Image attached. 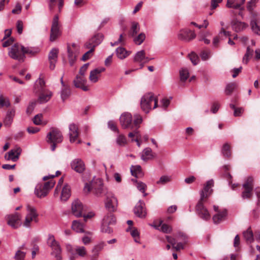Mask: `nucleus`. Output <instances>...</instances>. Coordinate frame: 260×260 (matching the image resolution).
I'll return each mask as SVG.
<instances>
[{
	"label": "nucleus",
	"instance_id": "obj_1",
	"mask_svg": "<svg viewBox=\"0 0 260 260\" xmlns=\"http://www.w3.org/2000/svg\"><path fill=\"white\" fill-rule=\"evenodd\" d=\"M45 82L44 80L40 78L36 81L34 86V92L40 93L38 100L40 104H43L47 102L51 98L52 93L50 91L45 89Z\"/></svg>",
	"mask_w": 260,
	"mask_h": 260
},
{
	"label": "nucleus",
	"instance_id": "obj_2",
	"mask_svg": "<svg viewBox=\"0 0 260 260\" xmlns=\"http://www.w3.org/2000/svg\"><path fill=\"white\" fill-rule=\"evenodd\" d=\"M26 214L22 224L24 227L29 228L31 227L32 222L37 223L38 222L39 214L36 208L29 204L26 205Z\"/></svg>",
	"mask_w": 260,
	"mask_h": 260
},
{
	"label": "nucleus",
	"instance_id": "obj_3",
	"mask_svg": "<svg viewBox=\"0 0 260 260\" xmlns=\"http://www.w3.org/2000/svg\"><path fill=\"white\" fill-rule=\"evenodd\" d=\"M154 103L153 109L157 107V100L152 93L144 94L141 98V107L142 110L147 113L152 109V103Z\"/></svg>",
	"mask_w": 260,
	"mask_h": 260
},
{
	"label": "nucleus",
	"instance_id": "obj_4",
	"mask_svg": "<svg viewBox=\"0 0 260 260\" xmlns=\"http://www.w3.org/2000/svg\"><path fill=\"white\" fill-rule=\"evenodd\" d=\"M47 142L51 144V149L54 151L56 145L62 141L63 136L61 132L57 128H52L47 135Z\"/></svg>",
	"mask_w": 260,
	"mask_h": 260
},
{
	"label": "nucleus",
	"instance_id": "obj_5",
	"mask_svg": "<svg viewBox=\"0 0 260 260\" xmlns=\"http://www.w3.org/2000/svg\"><path fill=\"white\" fill-rule=\"evenodd\" d=\"M23 46L16 43L9 49L8 55L13 59L17 60L20 62H23L25 58L23 53Z\"/></svg>",
	"mask_w": 260,
	"mask_h": 260
},
{
	"label": "nucleus",
	"instance_id": "obj_6",
	"mask_svg": "<svg viewBox=\"0 0 260 260\" xmlns=\"http://www.w3.org/2000/svg\"><path fill=\"white\" fill-rule=\"evenodd\" d=\"M47 244L51 248V255L54 256L56 260H61V248L58 242L55 239L54 236L49 235L47 239Z\"/></svg>",
	"mask_w": 260,
	"mask_h": 260
},
{
	"label": "nucleus",
	"instance_id": "obj_7",
	"mask_svg": "<svg viewBox=\"0 0 260 260\" xmlns=\"http://www.w3.org/2000/svg\"><path fill=\"white\" fill-rule=\"evenodd\" d=\"M205 202V200L200 199L196 206L195 209L197 214L200 218L203 220H208L210 219L211 215L204 205Z\"/></svg>",
	"mask_w": 260,
	"mask_h": 260
},
{
	"label": "nucleus",
	"instance_id": "obj_8",
	"mask_svg": "<svg viewBox=\"0 0 260 260\" xmlns=\"http://www.w3.org/2000/svg\"><path fill=\"white\" fill-rule=\"evenodd\" d=\"M253 178L248 177L246 178L245 182L243 184L244 190L242 192V197L243 199H249L252 197L253 187Z\"/></svg>",
	"mask_w": 260,
	"mask_h": 260
},
{
	"label": "nucleus",
	"instance_id": "obj_9",
	"mask_svg": "<svg viewBox=\"0 0 260 260\" xmlns=\"http://www.w3.org/2000/svg\"><path fill=\"white\" fill-rule=\"evenodd\" d=\"M7 224L13 229L19 228L23 223L21 222V216L17 212L7 216Z\"/></svg>",
	"mask_w": 260,
	"mask_h": 260
},
{
	"label": "nucleus",
	"instance_id": "obj_10",
	"mask_svg": "<svg viewBox=\"0 0 260 260\" xmlns=\"http://www.w3.org/2000/svg\"><path fill=\"white\" fill-rule=\"evenodd\" d=\"M250 26L252 31L260 36V19L257 13L251 12Z\"/></svg>",
	"mask_w": 260,
	"mask_h": 260
},
{
	"label": "nucleus",
	"instance_id": "obj_11",
	"mask_svg": "<svg viewBox=\"0 0 260 260\" xmlns=\"http://www.w3.org/2000/svg\"><path fill=\"white\" fill-rule=\"evenodd\" d=\"M214 185V181L211 179L208 181L202 190L200 192L201 200H206L212 193L213 190L211 187Z\"/></svg>",
	"mask_w": 260,
	"mask_h": 260
},
{
	"label": "nucleus",
	"instance_id": "obj_12",
	"mask_svg": "<svg viewBox=\"0 0 260 260\" xmlns=\"http://www.w3.org/2000/svg\"><path fill=\"white\" fill-rule=\"evenodd\" d=\"M120 123L124 129L133 128L132 115L129 113H124L121 114L119 118Z\"/></svg>",
	"mask_w": 260,
	"mask_h": 260
},
{
	"label": "nucleus",
	"instance_id": "obj_13",
	"mask_svg": "<svg viewBox=\"0 0 260 260\" xmlns=\"http://www.w3.org/2000/svg\"><path fill=\"white\" fill-rule=\"evenodd\" d=\"M196 37V35L194 31L187 28H184L180 30L178 34V39L186 42H189L194 39Z\"/></svg>",
	"mask_w": 260,
	"mask_h": 260
},
{
	"label": "nucleus",
	"instance_id": "obj_14",
	"mask_svg": "<svg viewBox=\"0 0 260 260\" xmlns=\"http://www.w3.org/2000/svg\"><path fill=\"white\" fill-rule=\"evenodd\" d=\"M118 201L113 196L108 197L105 201V207L109 212H114L117 209Z\"/></svg>",
	"mask_w": 260,
	"mask_h": 260
},
{
	"label": "nucleus",
	"instance_id": "obj_15",
	"mask_svg": "<svg viewBox=\"0 0 260 260\" xmlns=\"http://www.w3.org/2000/svg\"><path fill=\"white\" fill-rule=\"evenodd\" d=\"M73 83L76 88H81L85 91L89 90L88 86L86 85L87 80L85 77L77 75Z\"/></svg>",
	"mask_w": 260,
	"mask_h": 260
},
{
	"label": "nucleus",
	"instance_id": "obj_16",
	"mask_svg": "<svg viewBox=\"0 0 260 260\" xmlns=\"http://www.w3.org/2000/svg\"><path fill=\"white\" fill-rule=\"evenodd\" d=\"M84 207L82 203L79 200H75L72 204V213L76 217L82 216Z\"/></svg>",
	"mask_w": 260,
	"mask_h": 260
},
{
	"label": "nucleus",
	"instance_id": "obj_17",
	"mask_svg": "<svg viewBox=\"0 0 260 260\" xmlns=\"http://www.w3.org/2000/svg\"><path fill=\"white\" fill-rule=\"evenodd\" d=\"M69 136L71 143L75 142L79 136V128L77 124L74 123H70L69 125Z\"/></svg>",
	"mask_w": 260,
	"mask_h": 260
},
{
	"label": "nucleus",
	"instance_id": "obj_18",
	"mask_svg": "<svg viewBox=\"0 0 260 260\" xmlns=\"http://www.w3.org/2000/svg\"><path fill=\"white\" fill-rule=\"evenodd\" d=\"M134 212L135 214L140 218H145L146 216V211L145 204L142 201H139L136 204Z\"/></svg>",
	"mask_w": 260,
	"mask_h": 260
},
{
	"label": "nucleus",
	"instance_id": "obj_19",
	"mask_svg": "<svg viewBox=\"0 0 260 260\" xmlns=\"http://www.w3.org/2000/svg\"><path fill=\"white\" fill-rule=\"evenodd\" d=\"M72 169L79 173H82L85 169V165L83 160L80 158H76L71 163Z\"/></svg>",
	"mask_w": 260,
	"mask_h": 260
},
{
	"label": "nucleus",
	"instance_id": "obj_20",
	"mask_svg": "<svg viewBox=\"0 0 260 260\" xmlns=\"http://www.w3.org/2000/svg\"><path fill=\"white\" fill-rule=\"evenodd\" d=\"M58 54V49L53 48L48 54V59L50 63L49 68L53 70L55 69Z\"/></svg>",
	"mask_w": 260,
	"mask_h": 260
},
{
	"label": "nucleus",
	"instance_id": "obj_21",
	"mask_svg": "<svg viewBox=\"0 0 260 260\" xmlns=\"http://www.w3.org/2000/svg\"><path fill=\"white\" fill-rule=\"evenodd\" d=\"M228 212L226 209L219 211L213 216L212 219L215 224H218L226 219Z\"/></svg>",
	"mask_w": 260,
	"mask_h": 260
},
{
	"label": "nucleus",
	"instance_id": "obj_22",
	"mask_svg": "<svg viewBox=\"0 0 260 260\" xmlns=\"http://www.w3.org/2000/svg\"><path fill=\"white\" fill-rule=\"evenodd\" d=\"M92 189L93 193L97 196H100L103 191V185L101 180L97 179L91 183Z\"/></svg>",
	"mask_w": 260,
	"mask_h": 260
},
{
	"label": "nucleus",
	"instance_id": "obj_23",
	"mask_svg": "<svg viewBox=\"0 0 260 260\" xmlns=\"http://www.w3.org/2000/svg\"><path fill=\"white\" fill-rule=\"evenodd\" d=\"M134 61L141 63V68H143V63L148 62L150 59L145 56L144 50L138 51L135 55Z\"/></svg>",
	"mask_w": 260,
	"mask_h": 260
},
{
	"label": "nucleus",
	"instance_id": "obj_24",
	"mask_svg": "<svg viewBox=\"0 0 260 260\" xmlns=\"http://www.w3.org/2000/svg\"><path fill=\"white\" fill-rule=\"evenodd\" d=\"M105 70V69L104 68L101 67L91 71L89 77V80L93 83L97 82L101 73Z\"/></svg>",
	"mask_w": 260,
	"mask_h": 260
},
{
	"label": "nucleus",
	"instance_id": "obj_25",
	"mask_svg": "<svg viewBox=\"0 0 260 260\" xmlns=\"http://www.w3.org/2000/svg\"><path fill=\"white\" fill-rule=\"evenodd\" d=\"M15 115V110L14 109H12L7 111L6 115L3 120V123L5 126L10 127L11 126Z\"/></svg>",
	"mask_w": 260,
	"mask_h": 260
},
{
	"label": "nucleus",
	"instance_id": "obj_26",
	"mask_svg": "<svg viewBox=\"0 0 260 260\" xmlns=\"http://www.w3.org/2000/svg\"><path fill=\"white\" fill-rule=\"evenodd\" d=\"M177 238L183 241V242H179L176 244V245L175 244L173 246V248L176 251H179L184 248V245L185 244L187 241V237L184 233L179 232L178 234Z\"/></svg>",
	"mask_w": 260,
	"mask_h": 260
},
{
	"label": "nucleus",
	"instance_id": "obj_27",
	"mask_svg": "<svg viewBox=\"0 0 260 260\" xmlns=\"http://www.w3.org/2000/svg\"><path fill=\"white\" fill-rule=\"evenodd\" d=\"M21 152V149L20 147H16L12 149L8 153V155L6 154L5 157L8 160L11 159L13 161H16L20 155Z\"/></svg>",
	"mask_w": 260,
	"mask_h": 260
},
{
	"label": "nucleus",
	"instance_id": "obj_28",
	"mask_svg": "<svg viewBox=\"0 0 260 260\" xmlns=\"http://www.w3.org/2000/svg\"><path fill=\"white\" fill-rule=\"evenodd\" d=\"M245 2V0H228L226 6L229 8L242 9L241 6Z\"/></svg>",
	"mask_w": 260,
	"mask_h": 260
},
{
	"label": "nucleus",
	"instance_id": "obj_29",
	"mask_svg": "<svg viewBox=\"0 0 260 260\" xmlns=\"http://www.w3.org/2000/svg\"><path fill=\"white\" fill-rule=\"evenodd\" d=\"M131 52L126 50L123 47H118L116 49V54L117 57L120 59H124L128 56Z\"/></svg>",
	"mask_w": 260,
	"mask_h": 260
},
{
	"label": "nucleus",
	"instance_id": "obj_30",
	"mask_svg": "<svg viewBox=\"0 0 260 260\" xmlns=\"http://www.w3.org/2000/svg\"><path fill=\"white\" fill-rule=\"evenodd\" d=\"M153 157L152 150L151 148L147 147L145 148L142 151L141 158L144 161H147L148 160L151 159Z\"/></svg>",
	"mask_w": 260,
	"mask_h": 260
},
{
	"label": "nucleus",
	"instance_id": "obj_31",
	"mask_svg": "<svg viewBox=\"0 0 260 260\" xmlns=\"http://www.w3.org/2000/svg\"><path fill=\"white\" fill-rule=\"evenodd\" d=\"M71 196V187L68 184H66L63 186L60 196L61 200L63 201H67Z\"/></svg>",
	"mask_w": 260,
	"mask_h": 260
},
{
	"label": "nucleus",
	"instance_id": "obj_32",
	"mask_svg": "<svg viewBox=\"0 0 260 260\" xmlns=\"http://www.w3.org/2000/svg\"><path fill=\"white\" fill-rule=\"evenodd\" d=\"M107 222L108 224L115 225L116 223V219L113 212H108L104 217L102 222Z\"/></svg>",
	"mask_w": 260,
	"mask_h": 260
},
{
	"label": "nucleus",
	"instance_id": "obj_33",
	"mask_svg": "<svg viewBox=\"0 0 260 260\" xmlns=\"http://www.w3.org/2000/svg\"><path fill=\"white\" fill-rule=\"evenodd\" d=\"M247 26L248 24L245 22L238 21H235L232 22L233 29L237 32H239L244 30Z\"/></svg>",
	"mask_w": 260,
	"mask_h": 260
},
{
	"label": "nucleus",
	"instance_id": "obj_34",
	"mask_svg": "<svg viewBox=\"0 0 260 260\" xmlns=\"http://www.w3.org/2000/svg\"><path fill=\"white\" fill-rule=\"evenodd\" d=\"M35 194L39 198H44L46 197L48 191L45 189L41 184H38L36 188L35 191Z\"/></svg>",
	"mask_w": 260,
	"mask_h": 260
},
{
	"label": "nucleus",
	"instance_id": "obj_35",
	"mask_svg": "<svg viewBox=\"0 0 260 260\" xmlns=\"http://www.w3.org/2000/svg\"><path fill=\"white\" fill-rule=\"evenodd\" d=\"M64 0H49L48 5L50 11H52L56 6L60 11L63 6Z\"/></svg>",
	"mask_w": 260,
	"mask_h": 260
},
{
	"label": "nucleus",
	"instance_id": "obj_36",
	"mask_svg": "<svg viewBox=\"0 0 260 260\" xmlns=\"http://www.w3.org/2000/svg\"><path fill=\"white\" fill-rule=\"evenodd\" d=\"M84 224L79 220H74L72 225V229L77 233H84Z\"/></svg>",
	"mask_w": 260,
	"mask_h": 260
},
{
	"label": "nucleus",
	"instance_id": "obj_37",
	"mask_svg": "<svg viewBox=\"0 0 260 260\" xmlns=\"http://www.w3.org/2000/svg\"><path fill=\"white\" fill-rule=\"evenodd\" d=\"M60 31L59 26H52L51 28V33L50 40L51 42L54 41L60 35Z\"/></svg>",
	"mask_w": 260,
	"mask_h": 260
},
{
	"label": "nucleus",
	"instance_id": "obj_38",
	"mask_svg": "<svg viewBox=\"0 0 260 260\" xmlns=\"http://www.w3.org/2000/svg\"><path fill=\"white\" fill-rule=\"evenodd\" d=\"M243 235L247 243H251L253 241V234L250 227L248 228L246 231L243 232Z\"/></svg>",
	"mask_w": 260,
	"mask_h": 260
},
{
	"label": "nucleus",
	"instance_id": "obj_39",
	"mask_svg": "<svg viewBox=\"0 0 260 260\" xmlns=\"http://www.w3.org/2000/svg\"><path fill=\"white\" fill-rule=\"evenodd\" d=\"M68 58L71 66H73L76 59L77 54L78 52L72 50L71 47H68Z\"/></svg>",
	"mask_w": 260,
	"mask_h": 260
},
{
	"label": "nucleus",
	"instance_id": "obj_40",
	"mask_svg": "<svg viewBox=\"0 0 260 260\" xmlns=\"http://www.w3.org/2000/svg\"><path fill=\"white\" fill-rule=\"evenodd\" d=\"M131 172L133 176L138 178L142 176L141 167L139 165L132 166L131 167Z\"/></svg>",
	"mask_w": 260,
	"mask_h": 260
},
{
	"label": "nucleus",
	"instance_id": "obj_41",
	"mask_svg": "<svg viewBox=\"0 0 260 260\" xmlns=\"http://www.w3.org/2000/svg\"><path fill=\"white\" fill-rule=\"evenodd\" d=\"M116 144L120 147H124L127 144V139L124 135L118 134L116 139Z\"/></svg>",
	"mask_w": 260,
	"mask_h": 260
},
{
	"label": "nucleus",
	"instance_id": "obj_42",
	"mask_svg": "<svg viewBox=\"0 0 260 260\" xmlns=\"http://www.w3.org/2000/svg\"><path fill=\"white\" fill-rule=\"evenodd\" d=\"M113 225L107 224V222H102L101 228V232L109 234L112 233L113 232V230L112 226Z\"/></svg>",
	"mask_w": 260,
	"mask_h": 260
},
{
	"label": "nucleus",
	"instance_id": "obj_43",
	"mask_svg": "<svg viewBox=\"0 0 260 260\" xmlns=\"http://www.w3.org/2000/svg\"><path fill=\"white\" fill-rule=\"evenodd\" d=\"M105 246V244L103 242L95 245L92 250L93 256L98 257L99 255L100 252L104 249Z\"/></svg>",
	"mask_w": 260,
	"mask_h": 260
},
{
	"label": "nucleus",
	"instance_id": "obj_44",
	"mask_svg": "<svg viewBox=\"0 0 260 260\" xmlns=\"http://www.w3.org/2000/svg\"><path fill=\"white\" fill-rule=\"evenodd\" d=\"M104 36L102 34H98L94 36L91 40L93 43V46L99 45L103 41Z\"/></svg>",
	"mask_w": 260,
	"mask_h": 260
},
{
	"label": "nucleus",
	"instance_id": "obj_45",
	"mask_svg": "<svg viewBox=\"0 0 260 260\" xmlns=\"http://www.w3.org/2000/svg\"><path fill=\"white\" fill-rule=\"evenodd\" d=\"M71 92L69 87L66 86L60 91V96L62 100L64 101L68 98L70 95Z\"/></svg>",
	"mask_w": 260,
	"mask_h": 260
},
{
	"label": "nucleus",
	"instance_id": "obj_46",
	"mask_svg": "<svg viewBox=\"0 0 260 260\" xmlns=\"http://www.w3.org/2000/svg\"><path fill=\"white\" fill-rule=\"evenodd\" d=\"M222 153L226 157H229L231 155L230 150V145L228 143H225L222 148Z\"/></svg>",
	"mask_w": 260,
	"mask_h": 260
},
{
	"label": "nucleus",
	"instance_id": "obj_47",
	"mask_svg": "<svg viewBox=\"0 0 260 260\" xmlns=\"http://www.w3.org/2000/svg\"><path fill=\"white\" fill-rule=\"evenodd\" d=\"M140 30V27L139 23L136 22H133L132 27L130 31V35L134 36L136 35Z\"/></svg>",
	"mask_w": 260,
	"mask_h": 260
},
{
	"label": "nucleus",
	"instance_id": "obj_48",
	"mask_svg": "<svg viewBox=\"0 0 260 260\" xmlns=\"http://www.w3.org/2000/svg\"><path fill=\"white\" fill-rule=\"evenodd\" d=\"M75 250L76 251V255L78 254L80 256L84 257L87 254L86 249L83 246H76Z\"/></svg>",
	"mask_w": 260,
	"mask_h": 260
},
{
	"label": "nucleus",
	"instance_id": "obj_49",
	"mask_svg": "<svg viewBox=\"0 0 260 260\" xmlns=\"http://www.w3.org/2000/svg\"><path fill=\"white\" fill-rule=\"evenodd\" d=\"M142 121V117L139 114L134 115V122L133 123V128L138 129L140 124Z\"/></svg>",
	"mask_w": 260,
	"mask_h": 260
},
{
	"label": "nucleus",
	"instance_id": "obj_50",
	"mask_svg": "<svg viewBox=\"0 0 260 260\" xmlns=\"http://www.w3.org/2000/svg\"><path fill=\"white\" fill-rule=\"evenodd\" d=\"M253 54V50L251 49L249 47L247 48L246 53L243 58V62L247 63L249 59L252 56Z\"/></svg>",
	"mask_w": 260,
	"mask_h": 260
},
{
	"label": "nucleus",
	"instance_id": "obj_51",
	"mask_svg": "<svg viewBox=\"0 0 260 260\" xmlns=\"http://www.w3.org/2000/svg\"><path fill=\"white\" fill-rule=\"evenodd\" d=\"M237 87V84L235 83H231L228 84L225 89V93L227 95H230Z\"/></svg>",
	"mask_w": 260,
	"mask_h": 260
},
{
	"label": "nucleus",
	"instance_id": "obj_52",
	"mask_svg": "<svg viewBox=\"0 0 260 260\" xmlns=\"http://www.w3.org/2000/svg\"><path fill=\"white\" fill-rule=\"evenodd\" d=\"M189 72L187 69H182L180 71V78L181 81H185L188 78Z\"/></svg>",
	"mask_w": 260,
	"mask_h": 260
},
{
	"label": "nucleus",
	"instance_id": "obj_53",
	"mask_svg": "<svg viewBox=\"0 0 260 260\" xmlns=\"http://www.w3.org/2000/svg\"><path fill=\"white\" fill-rule=\"evenodd\" d=\"M211 54V52L209 49H205L201 51L200 56L203 60L208 59Z\"/></svg>",
	"mask_w": 260,
	"mask_h": 260
},
{
	"label": "nucleus",
	"instance_id": "obj_54",
	"mask_svg": "<svg viewBox=\"0 0 260 260\" xmlns=\"http://www.w3.org/2000/svg\"><path fill=\"white\" fill-rule=\"evenodd\" d=\"M145 38V35L144 33H141L134 38V41L135 44L140 45L143 42Z\"/></svg>",
	"mask_w": 260,
	"mask_h": 260
},
{
	"label": "nucleus",
	"instance_id": "obj_55",
	"mask_svg": "<svg viewBox=\"0 0 260 260\" xmlns=\"http://www.w3.org/2000/svg\"><path fill=\"white\" fill-rule=\"evenodd\" d=\"M159 226L160 231L165 233H169L172 231V228L166 223H162V221H160Z\"/></svg>",
	"mask_w": 260,
	"mask_h": 260
},
{
	"label": "nucleus",
	"instance_id": "obj_56",
	"mask_svg": "<svg viewBox=\"0 0 260 260\" xmlns=\"http://www.w3.org/2000/svg\"><path fill=\"white\" fill-rule=\"evenodd\" d=\"M136 186L139 191L144 193L143 196L144 197L147 196V193L145 192L146 188V185L144 183L142 182H137Z\"/></svg>",
	"mask_w": 260,
	"mask_h": 260
},
{
	"label": "nucleus",
	"instance_id": "obj_57",
	"mask_svg": "<svg viewBox=\"0 0 260 260\" xmlns=\"http://www.w3.org/2000/svg\"><path fill=\"white\" fill-rule=\"evenodd\" d=\"M190 60L193 65H196L199 61L198 56L194 53L192 52L188 55Z\"/></svg>",
	"mask_w": 260,
	"mask_h": 260
},
{
	"label": "nucleus",
	"instance_id": "obj_58",
	"mask_svg": "<svg viewBox=\"0 0 260 260\" xmlns=\"http://www.w3.org/2000/svg\"><path fill=\"white\" fill-rule=\"evenodd\" d=\"M66 248L68 252H69L72 255V256L70 257V259L73 260L76 256V251L75 250V248L73 247L70 244H67L66 245Z\"/></svg>",
	"mask_w": 260,
	"mask_h": 260
},
{
	"label": "nucleus",
	"instance_id": "obj_59",
	"mask_svg": "<svg viewBox=\"0 0 260 260\" xmlns=\"http://www.w3.org/2000/svg\"><path fill=\"white\" fill-rule=\"evenodd\" d=\"M37 101H34L29 103L27 109L26 113L28 114H31L32 112L33 111L36 105Z\"/></svg>",
	"mask_w": 260,
	"mask_h": 260
},
{
	"label": "nucleus",
	"instance_id": "obj_60",
	"mask_svg": "<svg viewBox=\"0 0 260 260\" xmlns=\"http://www.w3.org/2000/svg\"><path fill=\"white\" fill-rule=\"evenodd\" d=\"M131 234L132 236L134 238L135 241L139 243V233L137 229H134L131 231Z\"/></svg>",
	"mask_w": 260,
	"mask_h": 260
},
{
	"label": "nucleus",
	"instance_id": "obj_61",
	"mask_svg": "<svg viewBox=\"0 0 260 260\" xmlns=\"http://www.w3.org/2000/svg\"><path fill=\"white\" fill-rule=\"evenodd\" d=\"M10 105V103L8 99L4 98L3 95L0 96V107H9Z\"/></svg>",
	"mask_w": 260,
	"mask_h": 260
},
{
	"label": "nucleus",
	"instance_id": "obj_62",
	"mask_svg": "<svg viewBox=\"0 0 260 260\" xmlns=\"http://www.w3.org/2000/svg\"><path fill=\"white\" fill-rule=\"evenodd\" d=\"M25 256V253L18 250L16 252L15 255V260H24Z\"/></svg>",
	"mask_w": 260,
	"mask_h": 260
},
{
	"label": "nucleus",
	"instance_id": "obj_63",
	"mask_svg": "<svg viewBox=\"0 0 260 260\" xmlns=\"http://www.w3.org/2000/svg\"><path fill=\"white\" fill-rule=\"evenodd\" d=\"M108 127L112 131L117 132V133H119V130H118L116 124L115 123V122L113 121H112V120L109 121L108 123Z\"/></svg>",
	"mask_w": 260,
	"mask_h": 260
},
{
	"label": "nucleus",
	"instance_id": "obj_64",
	"mask_svg": "<svg viewBox=\"0 0 260 260\" xmlns=\"http://www.w3.org/2000/svg\"><path fill=\"white\" fill-rule=\"evenodd\" d=\"M55 185V182L53 180H51L44 183L42 186L46 189L48 191L51 188H52Z\"/></svg>",
	"mask_w": 260,
	"mask_h": 260
}]
</instances>
